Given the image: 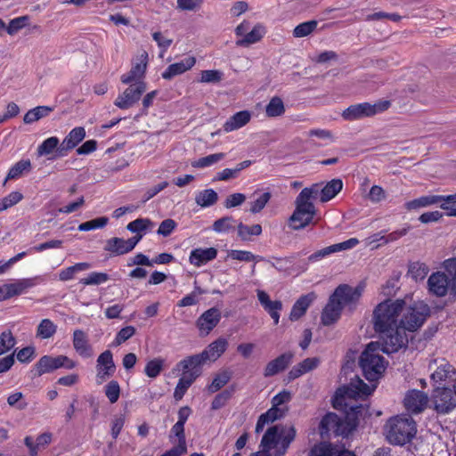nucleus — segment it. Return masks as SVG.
Instances as JSON below:
<instances>
[{
    "label": "nucleus",
    "instance_id": "f257e3e1",
    "mask_svg": "<svg viewBox=\"0 0 456 456\" xmlns=\"http://www.w3.org/2000/svg\"><path fill=\"white\" fill-rule=\"evenodd\" d=\"M405 306L403 299H387L373 311V327L376 332H387L400 325L399 316Z\"/></svg>",
    "mask_w": 456,
    "mask_h": 456
},
{
    "label": "nucleus",
    "instance_id": "f03ea898",
    "mask_svg": "<svg viewBox=\"0 0 456 456\" xmlns=\"http://www.w3.org/2000/svg\"><path fill=\"white\" fill-rule=\"evenodd\" d=\"M317 193L318 184L304 188L299 192L296 200V209L289 219L292 230L304 229L313 221L315 208L310 200L316 198Z\"/></svg>",
    "mask_w": 456,
    "mask_h": 456
},
{
    "label": "nucleus",
    "instance_id": "7ed1b4c3",
    "mask_svg": "<svg viewBox=\"0 0 456 456\" xmlns=\"http://www.w3.org/2000/svg\"><path fill=\"white\" fill-rule=\"evenodd\" d=\"M362 289V287H337L322 313V324L329 326L337 322L340 317L343 305L358 298Z\"/></svg>",
    "mask_w": 456,
    "mask_h": 456
},
{
    "label": "nucleus",
    "instance_id": "20e7f679",
    "mask_svg": "<svg viewBox=\"0 0 456 456\" xmlns=\"http://www.w3.org/2000/svg\"><path fill=\"white\" fill-rule=\"evenodd\" d=\"M386 428L387 440L396 445L410 443L417 433L416 423L411 416L390 418Z\"/></svg>",
    "mask_w": 456,
    "mask_h": 456
},
{
    "label": "nucleus",
    "instance_id": "39448f33",
    "mask_svg": "<svg viewBox=\"0 0 456 456\" xmlns=\"http://www.w3.org/2000/svg\"><path fill=\"white\" fill-rule=\"evenodd\" d=\"M379 349L378 343L370 342L359 359V365L363 376L370 382L378 380L386 369L383 356L378 354Z\"/></svg>",
    "mask_w": 456,
    "mask_h": 456
},
{
    "label": "nucleus",
    "instance_id": "423d86ee",
    "mask_svg": "<svg viewBox=\"0 0 456 456\" xmlns=\"http://www.w3.org/2000/svg\"><path fill=\"white\" fill-rule=\"evenodd\" d=\"M391 107V102L388 100H379L374 104L370 102H361L350 105L346 108L342 117L345 120L353 121L363 118L372 117L379 113H383Z\"/></svg>",
    "mask_w": 456,
    "mask_h": 456
},
{
    "label": "nucleus",
    "instance_id": "0eeeda50",
    "mask_svg": "<svg viewBox=\"0 0 456 456\" xmlns=\"http://www.w3.org/2000/svg\"><path fill=\"white\" fill-rule=\"evenodd\" d=\"M430 307L423 301L415 302L406 309L400 319V325L408 331H415L419 329L430 315Z\"/></svg>",
    "mask_w": 456,
    "mask_h": 456
},
{
    "label": "nucleus",
    "instance_id": "6e6552de",
    "mask_svg": "<svg viewBox=\"0 0 456 456\" xmlns=\"http://www.w3.org/2000/svg\"><path fill=\"white\" fill-rule=\"evenodd\" d=\"M76 367V362L66 355L50 356L44 355L36 363L34 368L35 376H42L45 373L53 372V370L65 368L68 370Z\"/></svg>",
    "mask_w": 456,
    "mask_h": 456
},
{
    "label": "nucleus",
    "instance_id": "1a4fd4ad",
    "mask_svg": "<svg viewBox=\"0 0 456 456\" xmlns=\"http://www.w3.org/2000/svg\"><path fill=\"white\" fill-rule=\"evenodd\" d=\"M129 86L116 98L114 104L121 110H128L138 102L146 91L147 85L144 81L127 84Z\"/></svg>",
    "mask_w": 456,
    "mask_h": 456
},
{
    "label": "nucleus",
    "instance_id": "9d476101",
    "mask_svg": "<svg viewBox=\"0 0 456 456\" xmlns=\"http://www.w3.org/2000/svg\"><path fill=\"white\" fill-rule=\"evenodd\" d=\"M441 265L444 272L431 273L426 285H456V256L445 259Z\"/></svg>",
    "mask_w": 456,
    "mask_h": 456
},
{
    "label": "nucleus",
    "instance_id": "9b49d317",
    "mask_svg": "<svg viewBox=\"0 0 456 456\" xmlns=\"http://www.w3.org/2000/svg\"><path fill=\"white\" fill-rule=\"evenodd\" d=\"M407 330L403 328L402 325L396 326L395 330L387 332H379L382 334L383 345L381 351L386 354L397 352L400 348L405 346L408 343V338L405 334Z\"/></svg>",
    "mask_w": 456,
    "mask_h": 456
},
{
    "label": "nucleus",
    "instance_id": "f8f14e48",
    "mask_svg": "<svg viewBox=\"0 0 456 456\" xmlns=\"http://www.w3.org/2000/svg\"><path fill=\"white\" fill-rule=\"evenodd\" d=\"M434 409L439 414H446L456 407L455 389L436 387L432 395Z\"/></svg>",
    "mask_w": 456,
    "mask_h": 456
},
{
    "label": "nucleus",
    "instance_id": "ddd939ff",
    "mask_svg": "<svg viewBox=\"0 0 456 456\" xmlns=\"http://www.w3.org/2000/svg\"><path fill=\"white\" fill-rule=\"evenodd\" d=\"M149 55L146 51H142L136 59L133 61L130 70L124 73L120 77L123 84L137 83L144 81L147 67H148Z\"/></svg>",
    "mask_w": 456,
    "mask_h": 456
},
{
    "label": "nucleus",
    "instance_id": "4468645a",
    "mask_svg": "<svg viewBox=\"0 0 456 456\" xmlns=\"http://www.w3.org/2000/svg\"><path fill=\"white\" fill-rule=\"evenodd\" d=\"M207 353L191 355L180 361L174 370H182L184 374L196 379L201 374V366L208 361Z\"/></svg>",
    "mask_w": 456,
    "mask_h": 456
},
{
    "label": "nucleus",
    "instance_id": "2eb2a0df",
    "mask_svg": "<svg viewBox=\"0 0 456 456\" xmlns=\"http://www.w3.org/2000/svg\"><path fill=\"white\" fill-rule=\"evenodd\" d=\"M319 432L322 437L329 436L330 433L335 436H347L342 419L334 412H328L322 417L319 424Z\"/></svg>",
    "mask_w": 456,
    "mask_h": 456
},
{
    "label": "nucleus",
    "instance_id": "dca6fc26",
    "mask_svg": "<svg viewBox=\"0 0 456 456\" xmlns=\"http://www.w3.org/2000/svg\"><path fill=\"white\" fill-rule=\"evenodd\" d=\"M142 234L135 235L127 240L114 237L106 241L104 249L115 256H120L132 251L142 240Z\"/></svg>",
    "mask_w": 456,
    "mask_h": 456
},
{
    "label": "nucleus",
    "instance_id": "f3484780",
    "mask_svg": "<svg viewBox=\"0 0 456 456\" xmlns=\"http://www.w3.org/2000/svg\"><path fill=\"white\" fill-rule=\"evenodd\" d=\"M359 244V240L356 238H350L343 242L336 243L322 249H319L309 256L308 260L310 262L319 261L333 253H337L343 250H347L354 248Z\"/></svg>",
    "mask_w": 456,
    "mask_h": 456
},
{
    "label": "nucleus",
    "instance_id": "a211bd4d",
    "mask_svg": "<svg viewBox=\"0 0 456 456\" xmlns=\"http://www.w3.org/2000/svg\"><path fill=\"white\" fill-rule=\"evenodd\" d=\"M96 370L98 382H102L113 376L116 370V365L110 350H106L98 356Z\"/></svg>",
    "mask_w": 456,
    "mask_h": 456
},
{
    "label": "nucleus",
    "instance_id": "6ab92c4d",
    "mask_svg": "<svg viewBox=\"0 0 456 456\" xmlns=\"http://www.w3.org/2000/svg\"><path fill=\"white\" fill-rule=\"evenodd\" d=\"M428 402V395L419 390L409 391L403 399L405 409L411 413H419L424 411Z\"/></svg>",
    "mask_w": 456,
    "mask_h": 456
},
{
    "label": "nucleus",
    "instance_id": "aec40b11",
    "mask_svg": "<svg viewBox=\"0 0 456 456\" xmlns=\"http://www.w3.org/2000/svg\"><path fill=\"white\" fill-rule=\"evenodd\" d=\"M86 137V130L82 126L73 128L64 138L57 150L59 157H64L68 151L77 147Z\"/></svg>",
    "mask_w": 456,
    "mask_h": 456
},
{
    "label": "nucleus",
    "instance_id": "412c9836",
    "mask_svg": "<svg viewBox=\"0 0 456 456\" xmlns=\"http://www.w3.org/2000/svg\"><path fill=\"white\" fill-rule=\"evenodd\" d=\"M363 411L367 413L368 408L361 403L352 404L345 411V418L342 419V423L346 436L358 427L359 418L362 416Z\"/></svg>",
    "mask_w": 456,
    "mask_h": 456
},
{
    "label": "nucleus",
    "instance_id": "4be33fe9",
    "mask_svg": "<svg viewBox=\"0 0 456 456\" xmlns=\"http://www.w3.org/2000/svg\"><path fill=\"white\" fill-rule=\"evenodd\" d=\"M221 312L216 307L205 311L197 320L196 325L203 335H208L220 322Z\"/></svg>",
    "mask_w": 456,
    "mask_h": 456
},
{
    "label": "nucleus",
    "instance_id": "5701e85b",
    "mask_svg": "<svg viewBox=\"0 0 456 456\" xmlns=\"http://www.w3.org/2000/svg\"><path fill=\"white\" fill-rule=\"evenodd\" d=\"M293 357L294 354L292 352H286L280 354L265 365L264 369V376L265 378H269L285 370L292 362Z\"/></svg>",
    "mask_w": 456,
    "mask_h": 456
},
{
    "label": "nucleus",
    "instance_id": "b1692460",
    "mask_svg": "<svg viewBox=\"0 0 456 456\" xmlns=\"http://www.w3.org/2000/svg\"><path fill=\"white\" fill-rule=\"evenodd\" d=\"M196 63V59L193 56L186 57L180 61L170 64L161 74L162 77L166 80H171L175 76L183 74L190 70Z\"/></svg>",
    "mask_w": 456,
    "mask_h": 456
},
{
    "label": "nucleus",
    "instance_id": "393cba45",
    "mask_svg": "<svg viewBox=\"0 0 456 456\" xmlns=\"http://www.w3.org/2000/svg\"><path fill=\"white\" fill-rule=\"evenodd\" d=\"M257 297L261 305L270 314L273 320L274 324L279 323L280 314L282 309V303L280 300L272 301L268 294L264 290H257Z\"/></svg>",
    "mask_w": 456,
    "mask_h": 456
},
{
    "label": "nucleus",
    "instance_id": "a878e982",
    "mask_svg": "<svg viewBox=\"0 0 456 456\" xmlns=\"http://www.w3.org/2000/svg\"><path fill=\"white\" fill-rule=\"evenodd\" d=\"M216 256L217 249L216 248H197L191 251L189 261L192 265L200 267L214 260Z\"/></svg>",
    "mask_w": 456,
    "mask_h": 456
},
{
    "label": "nucleus",
    "instance_id": "bb28decb",
    "mask_svg": "<svg viewBox=\"0 0 456 456\" xmlns=\"http://www.w3.org/2000/svg\"><path fill=\"white\" fill-rule=\"evenodd\" d=\"M73 346L80 356L84 358L93 356V348L88 342L87 336L81 330H76L73 333Z\"/></svg>",
    "mask_w": 456,
    "mask_h": 456
},
{
    "label": "nucleus",
    "instance_id": "cd10ccee",
    "mask_svg": "<svg viewBox=\"0 0 456 456\" xmlns=\"http://www.w3.org/2000/svg\"><path fill=\"white\" fill-rule=\"evenodd\" d=\"M374 388H370L363 380H362L359 377H356L355 379H352L349 386L344 387V392L347 394L350 399H354L357 396L370 395Z\"/></svg>",
    "mask_w": 456,
    "mask_h": 456
},
{
    "label": "nucleus",
    "instance_id": "c85d7f7f",
    "mask_svg": "<svg viewBox=\"0 0 456 456\" xmlns=\"http://www.w3.org/2000/svg\"><path fill=\"white\" fill-rule=\"evenodd\" d=\"M314 299V293H309L300 297L292 306L289 314V320L295 322L300 319L305 314Z\"/></svg>",
    "mask_w": 456,
    "mask_h": 456
},
{
    "label": "nucleus",
    "instance_id": "c756f323",
    "mask_svg": "<svg viewBox=\"0 0 456 456\" xmlns=\"http://www.w3.org/2000/svg\"><path fill=\"white\" fill-rule=\"evenodd\" d=\"M429 273L427 264L420 261L409 262L407 276L415 283L422 282Z\"/></svg>",
    "mask_w": 456,
    "mask_h": 456
},
{
    "label": "nucleus",
    "instance_id": "7c9ffc66",
    "mask_svg": "<svg viewBox=\"0 0 456 456\" xmlns=\"http://www.w3.org/2000/svg\"><path fill=\"white\" fill-rule=\"evenodd\" d=\"M251 115L248 110H241L234 115H232L228 120L224 124V130L225 132H232L237 130L245 125H247L250 120Z\"/></svg>",
    "mask_w": 456,
    "mask_h": 456
},
{
    "label": "nucleus",
    "instance_id": "2f4dec72",
    "mask_svg": "<svg viewBox=\"0 0 456 456\" xmlns=\"http://www.w3.org/2000/svg\"><path fill=\"white\" fill-rule=\"evenodd\" d=\"M265 28L262 24L258 23L253 27V28L245 35L244 37L238 39L236 45L238 46H248L250 45L259 42L265 35Z\"/></svg>",
    "mask_w": 456,
    "mask_h": 456
},
{
    "label": "nucleus",
    "instance_id": "473e14b6",
    "mask_svg": "<svg viewBox=\"0 0 456 456\" xmlns=\"http://www.w3.org/2000/svg\"><path fill=\"white\" fill-rule=\"evenodd\" d=\"M444 200V195H426L418 199L406 202L405 207L407 209H416L425 208L431 205L441 204Z\"/></svg>",
    "mask_w": 456,
    "mask_h": 456
},
{
    "label": "nucleus",
    "instance_id": "72a5a7b5",
    "mask_svg": "<svg viewBox=\"0 0 456 456\" xmlns=\"http://www.w3.org/2000/svg\"><path fill=\"white\" fill-rule=\"evenodd\" d=\"M343 188V182L341 179H332L328 182L324 187L321 190L320 200L322 202H327L338 195Z\"/></svg>",
    "mask_w": 456,
    "mask_h": 456
},
{
    "label": "nucleus",
    "instance_id": "f704fd0d",
    "mask_svg": "<svg viewBox=\"0 0 456 456\" xmlns=\"http://www.w3.org/2000/svg\"><path fill=\"white\" fill-rule=\"evenodd\" d=\"M218 200V194L213 189H205L200 191L195 195V202L201 208H209L215 205Z\"/></svg>",
    "mask_w": 456,
    "mask_h": 456
},
{
    "label": "nucleus",
    "instance_id": "c9c22d12",
    "mask_svg": "<svg viewBox=\"0 0 456 456\" xmlns=\"http://www.w3.org/2000/svg\"><path fill=\"white\" fill-rule=\"evenodd\" d=\"M32 168L29 159H20L11 167L5 177V183L8 180H15L20 178L24 173H28Z\"/></svg>",
    "mask_w": 456,
    "mask_h": 456
},
{
    "label": "nucleus",
    "instance_id": "e433bc0d",
    "mask_svg": "<svg viewBox=\"0 0 456 456\" xmlns=\"http://www.w3.org/2000/svg\"><path fill=\"white\" fill-rule=\"evenodd\" d=\"M227 346V340L224 338H219L212 342L202 353H207L208 360L212 359L215 361L225 352Z\"/></svg>",
    "mask_w": 456,
    "mask_h": 456
},
{
    "label": "nucleus",
    "instance_id": "4c0bfd02",
    "mask_svg": "<svg viewBox=\"0 0 456 456\" xmlns=\"http://www.w3.org/2000/svg\"><path fill=\"white\" fill-rule=\"evenodd\" d=\"M54 110L53 107L50 106H37L29 110L23 118V121L26 124H31L39 120L42 118L47 117Z\"/></svg>",
    "mask_w": 456,
    "mask_h": 456
},
{
    "label": "nucleus",
    "instance_id": "58836bf2",
    "mask_svg": "<svg viewBox=\"0 0 456 456\" xmlns=\"http://www.w3.org/2000/svg\"><path fill=\"white\" fill-rule=\"evenodd\" d=\"M154 226V223L149 218H137L132 222H130L126 225V229L136 235H141L146 233L147 231L151 230Z\"/></svg>",
    "mask_w": 456,
    "mask_h": 456
},
{
    "label": "nucleus",
    "instance_id": "ea45409f",
    "mask_svg": "<svg viewBox=\"0 0 456 456\" xmlns=\"http://www.w3.org/2000/svg\"><path fill=\"white\" fill-rule=\"evenodd\" d=\"M285 106L283 101L279 96H273L265 107V114L269 118H275L283 115Z\"/></svg>",
    "mask_w": 456,
    "mask_h": 456
},
{
    "label": "nucleus",
    "instance_id": "a19ab883",
    "mask_svg": "<svg viewBox=\"0 0 456 456\" xmlns=\"http://www.w3.org/2000/svg\"><path fill=\"white\" fill-rule=\"evenodd\" d=\"M238 235L243 240H250L252 236H258L262 233V226L258 224L248 226L240 223L237 226Z\"/></svg>",
    "mask_w": 456,
    "mask_h": 456
},
{
    "label": "nucleus",
    "instance_id": "79ce46f5",
    "mask_svg": "<svg viewBox=\"0 0 456 456\" xmlns=\"http://www.w3.org/2000/svg\"><path fill=\"white\" fill-rule=\"evenodd\" d=\"M224 158L225 153L224 152L214 153L192 161L191 166L195 168H205L216 164L217 162L223 160Z\"/></svg>",
    "mask_w": 456,
    "mask_h": 456
},
{
    "label": "nucleus",
    "instance_id": "37998d69",
    "mask_svg": "<svg viewBox=\"0 0 456 456\" xmlns=\"http://www.w3.org/2000/svg\"><path fill=\"white\" fill-rule=\"evenodd\" d=\"M57 331V326L50 319H43L37 330V337L42 339L52 338Z\"/></svg>",
    "mask_w": 456,
    "mask_h": 456
},
{
    "label": "nucleus",
    "instance_id": "c03bdc74",
    "mask_svg": "<svg viewBox=\"0 0 456 456\" xmlns=\"http://www.w3.org/2000/svg\"><path fill=\"white\" fill-rule=\"evenodd\" d=\"M318 21L315 20L302 22L293 29V37L296 38L307 37L316 29Z\"/></svg>",
    "mask_w": 456,
    "mask_h": 456
},
{
    "label": "nucleus",
    "instance_id": "a18cd8bd",
    "mask_svg": "<svg viewBox=\"0 0 456 456\" xmlns=\"http://www.w3.org/2000/svg\"><path fill=\"white\" fill-rule=\"evenodd\" d=\"M89 264L87 263H77L74 265L69 266L65 269H62L59 273V279L61 281H67L74 278L75 273L78 272L85 271L89 268Z\"/></svg>",
    "mask_w": 456,
    "mask_h": 456
},
{
    "label": "nucleus",
    "instance_id": "49530a36",
    "mask_svg": "<svg viewBox=\"0 0 456 456\" xmlns=\"http://www.w3.org/2000/svg\"><path fill=\"white\" fill-rule=\"evenodd\" d=\"M164 362L162 358H154L149 361L144 368L145 375L151 379L157 378L164 368Z\"/></svg>",
    "mask_w": 456,
    "mask_h": 456
},
{
    "label": "nucleus",
    "instance_id": "de8ad7c7",
    "mask_svg": "<svg viewBox=\"0 0 456 456\" xmlns=\"http://www.w3.org/2000/svg\"><path fill=\"white\" fill-rule=\"evenodd\" d=\"M279 438V428L277 426L269 428L261 440V447L271 449L276 445Z\"/></svg>",
    "mask_w": 456,
    "mask_h": 456
},
{
    "label": "nucleus",
    "instance_id": "09e8293b",
    "mask_svg": "<svg viewBox=\"0 0 456 456\" xmlns=\"http://www.w3.org/2000/svg\"><path fill=\"white\" fill-rule=\"evenodd\" d=\"M195 379L187 376L186 374H183V377L180 378L178 383L175 388L174 398L175 401H180L183 397L187 389L191 386Z\"/></svg>",
    "mask_w": 456,
    "mask_h": 456
},
{
    "label": "nucleus",
    "instance_id": "8fccbe9b",
    "mask_svg": "<svg viewBox=\"0 0 456 456\" xmlns=\"http://www.w3.org/2000/svg\"><path fill=\"white\" fill-rule=\"evenodd\" d=\"M232 375L229 371L224 370L217 374L212 383L208 386L209 393L213 394L224 387L231 379Z\"/></svg>",
    "mask_w": 456,
    "mask_h": 456
},
{
    "label": "nucleus",
    "instance_id": "3c124183",
    "mask_svg": "<svg viewBox=\"0 0 456 456\" xmlns=\"http://www.w3.org/2000/svg\"><path fill=\"white\" fill-rule=\"evenodd\" d=\"M16 345V338L11 330H4L0 334V355L9 352Z\"/></svg>",
    "mask_w": 456,
    "mask_h": 456
},
{
    "label": "nucleus",
    "instance_id": "603ef678",
    "mask_svg": "<svg viewBox=\"0 0 456 456\" xmlns=\"http://www.w3.org/2000/svg\"><path fill=\"white\" fill-rule=\"evenodd\" d=\"M59 139L56 136H52L45 141L37 147V154L39 156L49 155L53 152L54 150L59 148Z\"/></svg>",
    "mask_w": 456,
    "mask_h": 456
},
{
    "label": "nucleus",
    "instance_id": "864d4df0",
    "mask_svg": "<svg viewBox=\"0 0 456 456\" xmlns=\"http://www.w3.org/2000/svg\"><path fill=\"white\" fill-rule=\"evenodd\" d=\"M176 437L178 439V444L175 447L187 451L186 446V437L184 433V425L181 423H175L170 431L169 438Z\"/></svg>",
    "mask_w": 456,
    "mask_h": 456
},
{
    "label": "nucleus",
    "instance_id": "5fc2aeb1",
    "mask_svg": "<svg viewBox=\"0 0 456 456\" xmlns=\"http://www.w3.org/2000/svg\"><path fill=\"white\" fill-rule=\"evenodd\" d=\"M234 393L233 387H229L217 394L211 403L212 410H218L225 405Z\"/></svg>",
    "mask_w": 456,
    "mask_h": 456
},
{
    "label": "nucleus",
    "instance_id": "6e6d98bb",
    "mask_svg": "<svg viewBox=\"0 0 456 456\" xmlns=\"http://www.w3.org/2000/svg\"><path fill=\"white\" fill-rule=\"evenodd\" d=\"M272 198V194L270 191H265L258 195V197L250 202L249 211L252 214H257L261 212L269 200Z\"/></svg>",
    "mask_w": 456,
    "mask_h": 456
},
{
    "label": "nucleus",
    "instance_id": "4d7b16f0",
    "mask_svg": "<svg viewBox=\"0 0 456 456\" xmlns=\"http://www.w3.org/2000/svg\"><path fill=\"white\" fill-rule=\"evenodd\" d=\"M29 21V17L28 15L20 16L14 18L9 21L8 26L6 27V32L12 36L16 34L19 30L24 28L28 26Z\"/></svg>",
    "mask_w": 456,
    "mask_h": 456
},
{
    "label": "nucleus",
    "instance_id": "13d9d810",
    "mask_svg": "<svg viewBox=\"0 0 456 456\" xmlns=\"http://www.w3.org/2000/svg\"><path fill=\"white\" fill-rule=\"evenodd\" d=\"M109 222V218L106 216H101L90 221H86L78 225V230L81 232H88L91 230H96L100 228H103L107 225Z\"/></svg>",
    "mask_w": 456,
    "mask_h": 456
},
{
    "label": "nucleus",
    "instance_id": "bf43d9fd",
    "mask_svg": "<svg viewBox=\"0 0 456 456\" xmlns=\"http://www.w3.org/2000/svg\"><path fill=\"white\" fill-rule=\"evenodd\" d=\"M344 387L338 388L336 391V394L334 395V398L332 400V406L337 410H343L344 411L349 408L351 405L347 400H351L347 394H346L344 391Z\"/></svg>",
    "mask_w": 456,
    "mask_h": 456
},
{
    "label": "nucleus",
    "instance_id": "052dcab7",
    "mask_svg": "<svg viewBox=\"0 0 456 456\" xmlns=\"http://www.w3.org/2000/svg\"><path fill=\"white\" fill-rule=\"evenodd\" d=\"M109 281V275L105 273L93 272L86 278L80 280V285H99Z\"/></svg>",
    "mask_w": 456,
    "mask_h": 456
},
{
    "label": "nucleus",
    "instance_id": "680f3d73",
    "mask_svg": "<svg viewBox=\"0 0 456 456\" xmlns=\"http://www.w3.org/2000/svg\"><path fill=\"white\" fill-rule=\"evenodd\" d=\"M335 454V449L330 444L321 443L311 449L308 456H334Z\"/></svg>",
    "mask_w": 456,
    "mask_h": 456
},
{
    "label": "nucleus",
    "instance_id": "e2e57ef3",
    "mask_svg": "<svg viewBox=\"0 0 456 456\" xmlns=\"http://www.w3.org/2000/svg\"><path fill=\"white\" fill-rule=\"evenodd\" d=\"M105 395L111 403H115L120 395V387L118 381L111 380L104 387Z\"/></svg>",
    "mask_w": 456,
    "mask_h": 456
},
{
    "label": "nucleus",
    "instance_id": "0e129e2a",
    "mask_svg": "<svg viewBox=\"0 0 456 456\" xmlns=\"http://www.w3.org/2000/svg\"><path fill=\"white\" fill-rule=\"evenodd\" d=\"M223 72L217 69H207L200 72V82L219 83L223 79Z\"/></svg>",
    "mask_w": 456,
    "mask_h": 456
},
{
    "label": "nucleus",
    "instance_id": "69168bd1",
    "mask_svg": "<svg viewBox=\"0 0 456 456\" xmlns=\"http://www.w3.org/2000/svg\"><path fill=\"white\" fill-rule=\"evenodd\" d=\"M440 208L445 210L448 216H456V193L446 196L444 195Z\"/></svg>",
    "mask_w": 456,
    "mask_h": 456
},
{
    "label": "nucleus",
    "instance_id": "338daca9",
    "mask_svg": "<svg viewBox=\"0 0 456 456\" xmlns=\"http://www.w3.org/2000/svg\"><path fill=\"white\" fill-rule=\"evenodd\" d=\"M234 222L232 216L219 218L214 222L213 230L216 232H227L233 227Z\"/></svg>",
    "mask_w": 456,
    "mask_h": 456
},
{
    "label": "nucleus",
    "instance_id": "774afa93",
    "mask_svg": "<svg viewBox=\"0 0 456 456\" xmlns=\"http://www.w3.org/2000/svg\"><path fill=\"white\" fill-rule=\"evenodd\" d=\"M176 226L177 224L175 220L171 218L165 219L160 223L157 233L167 237L175 231Z\"/></svg>",
    "mask_w": 456,
    "mask_h": 456
}]
</instances>
